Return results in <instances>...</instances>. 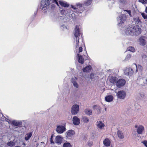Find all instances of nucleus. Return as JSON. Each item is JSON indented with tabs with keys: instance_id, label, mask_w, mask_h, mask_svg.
Instances as JSON below:
<instances>
[{
	"instance_id": "29",
	"label": "nucleus",
	"mask_w": 147,
	"mask_h": 147,
	"mask_svg": "<svg viewBox=\"0 0 147 147\" xmlns=\"http://www.w3.org/2000/svg\"><path fill=\"white\" fill-rule=\"evenodd\" d=\"M84 112L87 115H90L92 114V111L91 110L89 109H85Z\"/></svg>"
},
{
	"instance_id": "33",
	"label": "nucleus",
	"mask_w": 147,
	"mask_h": 147,
	"mask_svg": "<svg viewBox=\"0 0 147 147\" xmlns=\"http://www.w3.org/2000/svg\"><path fill=\"white\" fill-rule=\"evenodd\" d=\"M82 120L84 122L87 123L88 122L89 119L87 117H82Z\"/></svg>"
},
{
	"instance_id": "20",
	"label": "nucleus",
	"mask_w": 147,
	"mask_h": 147,
	"mask_svg": "<svg viewBox=\"0 0 147 147\" xmlns=\"http://www.w3.org/2000/svg\"><path fill=\"white\" fill-rule=\"evenodd\" d=\"M62 138L60 136H57L55 138V142L58 145L61 144L62 142Z\"/></svg>"
},
{
	"instance_id": "31",
	"label": "nucleus",
	"mask_w": 147,
	"mask_h": 147,
	"mask_svg": "<svg viewBox=\"0 0 147 147\" xmlns=\"http://www.w3.org/2000/svg\"><path fill=\"white\" fill-rule=\"evenodd\" d=\"M127 51H131L132 52H134L135 51L134 48L132 47H128Z\"/></svg>"
},
{
	"instance_id": "5",
	"label": "nucleus",
	"mask_w": 147,
	"mask_h": 147,
	"mask_svg": "<svg viewBox=\"0 0 147 147\" xmlns=\"http://www.w3.org/2000/svg\"><path fill=\"white\" fill-rule=\"evenodd\" d=\"M92 3V0H86L82 3H76V5L78 7L79 6V8L82 9L84 10V7L86 6H88L90 5Z\"/></svg>"
},
{
	"instance_id": "24",
	"label": "nucleus",
	"mask_w": 147,
	"mask_h": 147,
	"mask_svg": "<svg viewBox=\"0 0 147 147\" xmlns=\"http://www.w3.org/2000/svg\"><path fill=\"white\" fill-rule=\"evenodd\" d=\"M96 125L100 129H102L105 126L104 124L100 121H97L96 123Z\"/></svg>"
},
{
	"instance_id": "51",
	"label": "nucleus",
	"mask_w": 147,
	"mask_h": 147,
	"mask_svg": "<svg viewBox=\"0 0 147 147\" xmlns=\"http://www.w3.org/2000/svg\"><path fill=\"white\" fill-rule=\"evenodd\" d=\"M65 12V10H61V13H63L64 12Z\"/></svg>"
},
{
	"instance_id": "38",
	"label": "nucleus",
	"mask_w": 147,
	"mask_h": 147,
	"mask_svg": "<svg viewBox=\"0 0 147 147\" xmlns=\"http://www.w3.org/2000/svg\"><path fill=\"white\" fill-rule=\"evenodd\" d=\"M139 1L143 4L147 3V0H138Z\"/></svg>"
},
{
	"instance_id": "49",
	"label": "nucleus",
	"mask_w": 147,
	"mask_h": 147,
	"mask_svg": "<svg viewBox=\"0 0 147 147\" xmlns=\"http://www.w3.org/2000/svg\"><path fill=\"white\" fill-rule=\"evenodd\" d=\"M55 5L54 4H52L51 5V8H55Z\"/></svg>"
},
{
	"instance_id": "15",
	"label": "nucleus",
	"mask_w": 147,
	"mask_h": 147,
	"mask_svg": "<svg viewBox=\"0 0 147 147\" xmlns=\"http://www.w3.org/2000/svg\"><path fill=\"white\" fill-rule=\"evenodd\" d=\"M136 128H137V132L139 134H141L144 130V128L143 126L140 125L138 127L137 125H136L135 126Z\"/></svg>"
},
{
	"instance_id": "50",
	"label": "nucleus",
	"mask_w": 147,
	"mask_h": 147,
	"mask_svg": "<svg viewBox=\"0 0 147 147\" xmlns=\"http://www.w3.org/2000/svg\"><path fill=\"white\" fill-rule=\"evenodd\" d=\"M51 143H53V140H52V136H51Z\"/></svg>"
},
{
	"instance_id": "46",
	"label": "nucleus",
	"mask_w": 147,
	"mask_h": 147,
	"mask_svg": "<svg viewBox=\"0 0 147 147\" xmlns=\"http://www.w3.org/2000/svg\"><path fill=\"white\" fill-rule=\"evenodd\" d=\"M140 96L141 98H143L144 97V94L143 93H142L140 94Z\"/></svg>"
},
{
	"instance_id": "39",
	"label": "nucleus",
	"mask_w": 147,
	"mask_h": 147,
	"mask_svg": "<svg viewBox=\"0 0 147 147\" xmlns=\"http://www.w3.org/2000/svg\"><path fill=\"white\" fill-rule=\"evenodd\" d=\"M141 143L143 144V145L145 147H147V140H143L142 141Z\"/></svg>"
},
{
	"instance_id": "48",
	"label": "nucleus",
	"mask_w": 147,
	"mask_h": 147,
	"mask_svg": "<svg viewBox=\"0 0 147 147\" xmlns=\"http://www.w3.org/2000/svg\"><path fill=\"white\" fill-rule=\"evenodd\" d=\"M55 2V3L59 6V4L56 1V0H53Z\"/></svg>"
},
{
	"instance_id": "47",
	"label": "nucleus",
	"mask_w": 147,
	"mask_h": 147,
	"mask_svg": "<svg viewBox=\"0 0 147 147\" xmlns=\"http://www.w3.org/2000/svg\"><path fill=\"white\" fill-rule=\"evenodd\" d=\"M84 52H85V53H84L83 54V55L84 56H85L86 55H87V56H88V55H87V54L86 53V51H84Z\"/></svg>"
},
{
	"instance_id": "32",
	"label": "nucleus",
	"mask_w": 147,
	"mask_h": 147,
	"mask_svg": "<svg viewBox=\"0 0 147 147\" xmlns=\"http://www.w3.org/2000/svg\"><path fill=\"white\" fill-rule=\"evenodd\" d=\"M63 147H71V146L69 142H65L63 144Z\"/></svg>"
},
{
	"instance_id": "35",
	"label": "nucleus",
	"mask_w": 147,
	"mask_h": 147,
	"mask_svg": "<svg viewBox=\"0 0 147 147\" xmlns=\"http://www.w3.org/2000/svg\"><path fill=\"white\" fill-rule=\"evenodd\" d=\"M131 57V55L130 54H128L125 57V61H127L130 59Z\"/></svg>"
},
{
	"instance_id": "27",
	"label": "nucleus",
	"mask_w": 147,
	"mask_h": 147,
	"mask_svg": "<svg viewBox=\"0 0 147 147\" xmlns=\"http://www.w3.org/2000/svg\"><path fill=\"white\" fill-rule=\"evenodd\" d=\"M59 3L62 6L64 7H67L69 6V5L66 2L63 1H59Z\"/></svg>"
},
{
	"instance_id": "40",
	"label": "nucleus",
	"mask_w": 147,
	"mask_h": 147,
	"mask_svg": "<svg viewBox=\"0 0 147 147\" xmlns=\"http://www.w3.org/2000/svg\"><path fill=\"white\" fill-rule=\"evenodd\" d=\"M127 0H119V2L121 4H125Z\"/></svg>"
},
{
	"instance_id": "16",
	"label": "nucleus",
	"mask_w": 147,
	"mask_h": 147,
	"mask_svg": "<svg viewBox=\"0 0 147 147\" xmlns=\"http://www.w3.org/2000/svg\"><path fill=\"white\" fill-rule=\"evenodd\" d=\"M77 78L74 77L71 80V82L72 83L73 86L77 88H78L79 87V85L77 82Z\"/></svg>"
},
{
	"instance_id": "25",
	"label": "nucleus",
	"mask_w": 147,
	"mask_h": 147,
	"mask_svg": "<svg viewBox=\"0 0 147 147\" xmlns=\"http://www.w3.org/2000/svg\"><path fill=\"white\" fill-rule=\"evenodd\" d=\"M133 22L136 24L139 25L141 23L140 20L138 17H137L134 18Z\"/></svg>"
},
{
	"instance_id": "54",
	"label": "nucleus",
	"mask_w": 147,
	"mask_h": 147,
	"mask_svg": "<svg viewBox=\"0 0 147 147\" xmlns=\"http://www.w3.org/2000/svg\"><path fill=\"white\" fill-rule=\"evenodd\" d=\"M94 107H96V106H94Z\"/></svg>"
},
{
	"instance_id": "34",
	"label": "nucleus",
	"mask_w": 147,
	"mask_h": 147,
	"mask_svg": "<svg viewBox=\"0 0 147 147\" xmlns=\"http://www.w3.org/2000/svg\"><path fill=\"white\" fill-rule=\"evenodd\" d=\"M7 144L8 146H13L15 145V144L14 142H9L7 143Z\"/></svg>"
},
{
	"instance_id": "6",
	"label": "nucleus",
	"mask_w": 147,
	"mask_h": 147,
	"mask_svg": "<svg viewBox=\"0 0 147 147\" xmlns=\"http://www.w3.org/2000/svg\"><path fill=\"white\" fill-rule=\"evenodd\" d=\"M52 2V0H42L41 3L40 8L45 10V8L50 4Z\"/></svg>"
},
{
	"instance_id": "17",
	"label": "nucleus",
	"mask_w": 147,
	"mask_h": 147,
	"mask_svg": "<svg viewBox=\"0 0 147 147\" xmlns=\"http://www.w3.org/2000/svg\"><path fill=\"white\" fill-rule=\"evenodd\" d=\"M109 80L111 83L112 84H115L117 82V78L115 77L112 76L109 77Z\"/></svg>"
},
{
	"instance_id": "55",
	"label": "nucleus",
	"mask_w": 147,
	"mask_h": 147,
	"mask_svg": "<svg viewBox=\"0 0 147 147\" xmlns=\"http://www.w3.org/2000/svg\"><path fill=\"white\" fill-rule=\"evenodd\" d=\"M146 58H147V57H146Z\"/></svg>"
},
{
	"instance_id": "1",
	"label": "nucleus",
	"mask_w": 147,
	"mask_h": 147,
	"mask_svg": "<svg viewBox=\"0 0 147 147\" xmlns=\"http://www.w3.org/2000/svg\"><path fill=\"white\" fill-rule=\"evenodd\" d=\"M74 43L76 44V49L77 51L79 53L82 50L83 46L84 45V43L83 42L82 39H80L79 41V37L80 35V32L79 26H76L75 28L74 32Z\"/></svg>"
},
{
	"instance_id": "36",
	"label": "nucleus",
	"mask_w": 147,
	"mask_h": 147,
	"mask_svg": "<svg viewBox=\"0 0 147 147\" xmlns=\"http://www.w3.org/2000/svg\"><path fill=\"white\" fill-rule=\"evenodd\" d=\"M124 12H126L129 15V16L130 17H132V15L131 11L130 10H124Z\"/></svg>"
},
{
	"instance_id": "18",
	"label": "nucleus",
	"mask_w": 147,
	"mask_h": 147,
	"mask_svg": "<svg viewBox=\"0 0 147 147\" xmlns=\"http://www.w3.org/2000/svg\"><path fill=\"white\" fill-rule=\"evenodd\" d=\"M73 122L75 125H77L80 123V119L77 117L75 116L73 118Z\"/></svg>"
},
{
	"instance_id": "52",
	"label": "nucleus",
	"mask_w": 147,
	"mask_h": 147,
	"mask_svg": "<svg viewBox=\"0 0 147 147\" xmlns=\"http://www.w3.org/2000/svg\"><path fill=\"white\" fill-rule=\"evenodd\" d=\"M145 11H146V12L147 13V6L146 7V9H145Z\"/></svg>"
},
{
	"instance_id": "45",
	"label": "nucleus",
	"mask_w": 147,
	"mask_h": 147,
	"mask_svg": "<svg viewBox=\"0 0 147 147\" xmlns=\"http://www.w3.org/2000/svg\"><path fill=\"white\" fill-rule=\"evenodd\" d=\"M44 143L43 142H42L40 143V145L41 146V147H44L45 146L44 145Z\"/></svg>"
},
{
	"instance_id": "19",
	"label": "nucleus",
	"mask_w": 147,
	"mask_h": 147,
	"mask_svg": "<svg viewBox=\"0 0 147 147\" xmlns=\"http://www.w3.org/2000/svg\"><path fill=\"white\" fill-rule=\"evenodd\" d=\"M11 123L15 126H19L22 125V122L21 121L14 120L12 121Z\"/></svg>"
},
{
	"instance_id": "53",
	"label": "nucleus",
	"mask_w": 147,
	"mask_h": 147,
	"mask_svg": "<svg viewBox=\"0 0 147 147\" xmlns=\"http://www.w3.org/2000/svg\"><path fill=\"white\" fill-rule=\"evenodd\" d=\"M23 144L25 146L26 145V144L25 143H23Z\"/></svg>"
},
{
	"instance_id": "28",
	"label": "nucleus",
	"mask_w": 147,
	"mask_h": 147,
	"mask_svg": "<svg viewBox=\"0 0 147 147\" xmlns=\"http://www.w3.org/2000/svg\"><path fill=\"white\" fill-rule=\"evenodd\" d=\"M5 119L9 123L11 122V121L10 120H9L8 121V119H6L5 117H3V115L2 113H0V120L2 121H4Z\"/></svg>"
},
{
	"instance_id": "44",
	"label": "nucleus",
	"mask_w": 147,
	"mask_h": 147,
	"mask_svg": "<svg viewBox=\"0 0 147 147\" xmlns=\"http://www.w3.org/2000/svg\"><path fill=\"white\" fill-rule=\"evenodd\" d=\"M94 74H91L90 75V78L91 79H93L94 78Z\"/></svg>"
},
{
	"instance_id": "21",
	"label": "nucleus",
	"mask_w": 147,
	"mask_h": 147,
	"mask_svg": "<svg viewBox=\"0 0 147 147\" xmlns=\"http://www.w3.org/2000/svg\"><path fill=\"white\" fill-rule=\"evenodd\" d=\"M104 145L106 146H109L111 144V141L108 138L105 139L103 142Z\"/></svg>"
},
{
	"instance_id": "43",
	"label": "nucleus",
	"mask_w": 147,
	"mask_h": 147,
	"mask_svg": "<svg viewBox=\"0 0 147 147\" xmlns=\"http://www.w3.org/2000/svg\"><path fill=\"white\" fill-rule=\"evenodd\" d=\"M61 28L63 30H64L65 29H67V27L66 26L64 25H63L61 26Z\"/></svg>"
},
{
	"instance_id": "42",
	"label": "nucleus",
	"mask_w": 147,
	"mask_h": 147,
	"mask_svg": "<svg viewBox=\"0 0 147 147\" xmlns=\"http://www.w3.org/2000/svg\"><path fill=\"white\" fill-rule=\"evenodd\" d=\"M87 144L88 146H91L92 145V141H89L88 142Z\"/></svg>"
},
{
	"instance_id": "41",
	"label": "nucleus",
	"mask_w": 147,
	"mask_h": 147,
	"mask_svg": "<svg viewBox=\"0 0 147 147\" xmlns=\"http://www.w3.org/2000/svg\"><path fill=\"white\" fill-rule=\"evenodd\" d=\"M137 67V69H138L139 70H140L141 71H142L143 69V67L142 66L140 65H138Z\"/></svg>"
},
{
	"instance_id": "14",
	"label": "nucleus",
	"mask_w": 147,
	"mask_h": 147,
	"mask_svg": "<svg viewBox=\"0 0 147 147\" xmlns=\"http://www.w3.org/2000/svg\"><path fill=\"white\" fill-rule=\"evenodd\" d=\"M66 130L65 127L63 125H59L57 126L56 131L59 134H61L64 132Z\"/></svg>"
},
{
	"instance_id": "30",
	"label": "nucleus",
	"mask_w": 147,
	"mask_h": 147,
	"mask_svg": "<svg viewBox=\"0 0 147 147\" xmlns=\"http://www.w3.org/2000/svg\"><path fill=\"white\" fill-rule=\"evenodd\" d=\"M117 135L118 137L120 139H123L124 137V136L123 133L120 131H118Z\"/></svg>"
},
{
	"instance_id": "7",
	"label": "nucleus",
	"mask_w": 147,
	"mask_h": 147,
	"mask_svg": "<svg viewBox=\"0 0 147 147\" xmlns=\"http://www.w3.org/2000/svg\"><path fill=\"white\" fill-rule=\"evenodd\" d=\"M116 95L118 98L123 100L126 97V92L125 90H120L117 92Z\"/></svg>"
},
{
	"instance_id": "26",
	"label": "nucleus",
	"mask_w": 147,
	"mask_h": 147,
	"mask_svg": "<svg viewBox=\"0 0 147 147\" xmlns=\"http://www.w3.org/2000/svg\"><path fill=\"white\" fill-rule=\"evenodd\" d=\"M32 133L30 132L29 133L27 134L25 136V139L26 141L29 140L31 137L32 135Z\"/></svg>"
},
{
	"instance_id": "12",
	"label": "nucleus",
	"mask_w": 147,
	"mask_h": 147,
	"mask_svg": "<svg viewBox=\"0 0 147 147\" xmlns=\"http://www.w3.org/2000/svg\"><path fill=\"white\" fill-rule=\"evenodd\" d=\"M76 53L77 54V57L78 58V62L82 64L84 62V60L81 55V54H82V49L80 53H79L78 51H77L76 49Z\"/></svg>"
},
{
	"instance_id": "3",
	"label": "nucleus",
	"mask_w": 147,
	"mask_h": 147,
	"mask_svg": "<svg viewBox=\"0 0 147 147\" xmlns=\"http://www.w3.org/2000/svg\"><path fill=\"white\" fill-rule=\"evenodd\" d=\"M137 72V65L134 64L132 65L131 67H127L124 71V73L125 75L131 76L134 73Z\"/></svg>"
},
{
	"instance_id": "13",
	"label": "nucleus",
	"mask_w": 147,
	"mask_h": 147,
	"mask_svg": "<svg viewBox=\"0 0 147 147\" xmlns=\"http://www.w3.org/2000/svg\"><path fill=\"white\" fill-rule=\"evenodd\" d=\"M66 137L69 139H71L74 136L75 133L72 130H69L65 133Z\"/></svg>"
},
{
	"instance_id": "11",
	"label": "nucleus",
	"mask_w": 147,
	"mask_h": 147,
	"mask_svg": "<svg viewBox=\"0 0 147 147\" xmlns=\"http://www.w3.org/2000/svg\"><path fill=\"white\" fill-rule=\"evenodd\" d=\"M126 83L125 80L123 79H119L116 82V86L117 87L119 88H120L123 86Z\"/></svg>"
},
{
	"instance_id": "23",
	"label": "nucleus",
	"mask_w": 147,
	"mask_h": 147,
	"mask_svg": "<svg viewBox=\"0 0 147 147\" xmlns=\"http://www.w3.org/2000/svg\"><path fill=\"white\" fill-rule=\"evenodd\" d=\"M113 99V97L111 95L107 96L105 98V100L108 102H111L112 101Z\"/></svg>"
},
{
	"instance_id": "37",
	"label": "nucleus",
	"mask_w": 147,
	"mask_h": 147,
	"mask_svg": "<svg viewBox=\"0 0 147 147\" xmlns=\"http://www.w3.org/2000/svg\"><path fill=\"white\" fill-rule=\"evenodd\" d=\"M141 15L142 16L145 20L146 21V20H147V14L144 13H142Z\"/></svg>"
},
{
	"instance_id": "10",
	"label": "nucleus",
	"mask_w": 147,
	"mask_h": 147,
	"mask_svg": "<svg viewBox=\"0 0 147 147\" xmlns=\"http://www.w3.org/2000/svg\"><path fill=\"white\" fill-rule=\"evenodd\" d=\"M79 106L78 105H73L71 108V113L73 115H75L78 112L79 110Z\"/></svg>"
},
{
	"instance_id": "9",
	"label": "nucleus",
	"mask_w": 147,
	"mask_h": 147,
	"mask_svg": "<svg viewBox=\"0 0 147 147\" xmlns=\"http://www.w3.org/2000/svg\"><path fill=\"white\" fill-rule=\"evenodd\" d=\"M71 7L74 10H75V12H76L78 14L84 13H85V12L84 11V10L82 9L79 8V6L78 7L77 5H71Z\"/></svg>"
},
{
	"instance_id": "22",
	"label": "nucleus",
	"mask_w": 147,
	"mask_h": 147,
	"mask_svg": "<svg viewBox=\"0 0 147 147\" xmlns=\"http://www.w3.org/2000/svg\"><path fill=\"white\" fill-rule=\"evenodd\" d=\"M92 67L90 65H88L83 68L82 69L83 71L84 72H89L92 69Z\"/></svg>"
},
{
	"instance_id": "4",
	"label": "nucleus",
	"mask_w": 147,
	"mask_h": 147,
	"mask_svg": "<svg viewBox=\"0 0 147 147\" xmlns=\"http://www.w3.org/2000/svg\"><path fill=\"white\" fill-rule=\"evenodd\" d=\"M126 19V17L124 14H121L117 18V21L119 26H122L123 23Z\"/></svg>"
},
{
	"instance_id": "8",
	"label": "nucleus",
	"mask_w": 147,
	"mask_h": 147,
	"mask_svg": "<svg viewBox=\"0 0 147 147\" xmlns=\"http://www.w3.org/2000/svg\"><path fill=\"white\" fill-rule=\"evenodd\" d=\"M139 44L142 46L145 45L147 42V37L146 36L140 37L138 39Z\"/></svg>"
},
{
	"instance_id": "2",
	"label": "nucleus",
	"mask_w": 147,
	"mask_h": 147,
	"mask_svg": "<svg viewBox=\"0 0 147 147\" xmlns=\"http://www.w3.org/2000/svg\"><path fill=\"white\" fill-rule=\"evenodd\" d=\"M142 30L138 25H131L129 26L125 30V33L127 35L131 36L138 35L141 33Z\"/></svg>"
}]
</instances>
